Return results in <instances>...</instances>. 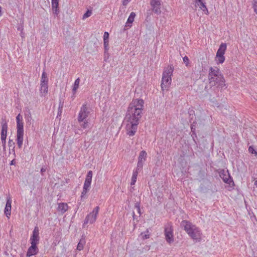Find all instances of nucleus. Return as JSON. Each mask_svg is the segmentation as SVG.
Wrapping results in <instances>:
<instances>
[{"label":"nucleus","mask_w":257,"mask_h":257,"mask_svg":"<svg viewBox=\"0 0 257 257\" xmlns=\"http://www.w3.org/2000/svg\"><path fill=\"white\" fill-rule=\"evenodd\" d=\"M131 0H123L122 2V4L124 6H125L127 4L128 2H129Z\"/></svg>","instance_id":"49530a36"},{"label":"nucleus","mask_w":257,"mask_h":257,"mask_svg":"<svg viewBox=\"0 0 257 257\" xmlns=\"http://www.w3.org/2000/svg\"><path fill=\"white\" fill-rule=\"evenodd\" d=\"M214 77H217L222 79V74H221L220 70L217 67H212L209 68V72L208 74V80L211 82L214 81Z\"/></svg>","instance_id":"6e6552de"},{"label":"nucleus","mask_w":257,"mask_h":257,"mask_svg":"<svg viewBox=\"0 0 257 257\" xmlns=\"http://www.w3.org/2000/svg\"><path fill=\"white\" fill-rule=\"evenodd\" d=\"M200 8L206 14H208V11L205 3H202L201 5H200Z\"/></svg>","instance_id":"2f4dec72"},{"label":"nucleus","mask_w":257,"mask_h":257,"mask_svg":"<svg viewBox=\"0 0 257 257\" xmlns=\"http://www.w3.org/2000/svg\"><path fill=\"white\" fill-rule=\"evenodd\" d=\"M3 146L4 148L6 147V139H4V140H2Z\"/></svg>","instance_id":"a18cd8bd"},{"label":"nucleus","mask_w":257,"mask_h":257,"mask_svg":"<svg viewBox=\"0 0 257 257\" xmlns=\"http://www.w3.org/2000/svg\"><path fill=\"white\" fill-rule=\"evenodd\" d=\"M12 152L13 153L14 155H15V148H12Z\"/></svg>","instance_id":"603ef678"},{"label":"nucleus","mask_w":257,"mask_h":257,"mask_svg":"<svg viewBox=\"0 0 257 257\" xmlns=\"http://www.w3.org/2000/svg\"><path fill=\"white\" fill-rule=\"evenodd\" d=\"M52 1V9L53 13L58 15L60 12L59 8V0H51Z\"/></svg>","instance_id":"aec40b11"},{"label":"nucleus","mask_w":257,"mask_h":257,"mask_svg":"<svg viewBox=\"0 0 257 257\" xmlns=\"http://www.w3.org/2000/svg\"><path fill=\"white\" fill-rule=\"evenodd\" d=\"M15 163H16L15 160V159H13V160L11 161V163H10V165H14Z\"/></svg>","instance_id":"09e8293b"},{"label":"nucleus","mask_w":257,"mask_h":257,"mask_svg":"<svg viewBox=\"0 0 257 257\" xmlns=\"http://www.w3.org/2000/svg\"><path fill=\"white\" fill-rule=\"evenodd\" d=\"M38 252V248L37 244H31V246L28 249L27 256L30 257L32 255H35Z\"/></svg>","instance_id":"dca6fc26"},{"label":"nucleus","mask_w":257,"mask_h":257,"mask_svg":"<svg viewBox=\"0 0 257 257\" xmlns=\"http://www.w3.org/2000/svg\"><path fill=\"white\" fill-rule=\"evenodd\" d=\"M90 107L87 104H84L81 107L80 111L78 114V120L80 126L84 129L89 127L87 117L90 111Z\"/></svg>","instance_id":"f03ea898"},{"label":"nucleus","mask_w":257,"mask_h":257,"mask_svg":"<svg viewBox=\"0 0 257 257\" xmlns=\"http://www.w3.org/2000/svg\"><path fill=\"white\" fill-rule=\"evenodd\" d=\"M138 174V173L137 171L133 172V176L132 177L131 183V185H134L135 184V183L136 182Z\"/></svg>","instance_id":"bb28decb"},{"label":"nucleus","mask_w":257,"mask_h":257,"mask_svg":"<svg viewBox=\"0 0 257 257\" xmlns=\"http://www.w3.org/2000/svg\"><path fill=\"white\" fill-rule=\"evenodd\" d=\"M85 244V240L84 238H81L77 246V249L81 250L84 248V245Z\"/></svg>","instance_id":"393cba45"},{"label":"nucleus","mask_w":257,"mask_h":257,"mask_svg":"<svg viewBox=\"0 0 257 257\" xmlns=\"http://www.w3.org/2000/svg\"><path fill=\"white\" fill-rule=\"evenodd\" d=\"M254 185H255L256 186V187H257V180H256V181H255L254 182Z\"/></svg>","instance_id":"4d7b16f0"},{"label":"nucleus","mask_w":257,"mask_h":257,"mask_svg":"<svg viewBox=\"0 0 257 257\" xmlns=\"http://www.w3.org/2000/svg\"><path fill=\"white\" fill-rule=\"evenodd\" d=\"M135 208L137 209V211L138 213L139 214V215H141V208H140V202H137L135 203Z\"/></svg>","instance_id":"473e14b6"},{"label":"nucleus","mask_w":257,"mask_h":257,"mask_svg":"<svg viewBox=\"0 0 257 257\" xmlns=\"http://www.w3.org/2000/svg\"><path fill=\"white\" fill-rule=\"evenodd\" d=\"M109 33L107 32H105L103 35V41H108Z\"/></svg>","instance_id":"a19ab883"},{"label":"nucleus","mask_w":257,"mask_h":257,"mask_svg":"<svg viewBox=\"0 0 257 257\" xmlns=\"http://www.w3.org/2000/svg\"><path fill=\"white\" fill-rule=\"evenodd\" d=\"M147 155V154L145 151H141L138 158V161L145 162L146 160Z\"/></svg>","instance_id":"4be33fe9"},{"label":"nucleus","mask_w":257,"mask_h":257,"mask_svg":"<svg viewBox=\"0 0 257 257\" xmlns=\"http://www.w3.org/2000/svg\"><path fill=\"white\" fill-rule=\"evenodd\" d=\"M92 171H89L88 172V173L87 174L83 186L86 187L88 188L90 187L91 180H92Z\"/></svg>","instance_id":"a211bd4d"},{"label":"nucleus","mask_w":257,"mask_h":257,"mask_svg":"<svg viewBox=\"0 0 257 257\" xmlns=\"http://www.w3.org/2000/svg\"><path fill=\"white\" fill-rule=\"evenodd\" d=\"M39 240V229L38 226H35L30 238L31 244H38Z\"/></svg>","instance_id":"ddd939ff"},{"label":"nucleus","mask_w":257,"mask_h":257,"mask_svg":"<svg viewBox=\"0 0 257 257\" xmlns=\"http://www.w3.org/2000/svg\"><path fill=\"white\" fill-rule=\"evenodd\" d=\"M41 85V89L40 91L41 93L46 94L48 92V84L43 85V84H40Z\"/></svg>","instance_id":"cd10ccee"},{"label":"nucleus","mask_w":257,"mask_h":257,"mask_svg":"<svg viewBox=\"0 0 257 257\" xmlns=\"http://www.w3.org/2000/svg\"><path fill=\"white\" fill-rule=\"evenodd\" d=\"M150 5L151 6V10L157 15L161 14V0H150Z\"/></svg>","instance_id":"1a4fd4ad"},{"label":"nucleus","mask_w":257,"mask_h":257,"mask_svg":"<svg viewBox=\"0 0 257 257\" xmlns=\"http://www.w3.org/2000/svg\"><path fill=\"white\" fill-rule=\"evenodd\" d=\"M144 163V162H142L141 161H138V164H137V167L135 171H137V172L138 173V172L139 171L141 170L143 168Z\"/></svg>","instance_id":"c85d7f7f"},{"label":"nucleus","mask_w":257,"mask_h":257,"mask_svg":"<svg viewBox=\"0 0 257 257\" xmlns=\"http://www.w3.org/2000/svg\"><path fill=\"white\" fill-rule=\"evenodd\" d=\"M192 137H193V140L195 141L194 137H197L196 134L195 132V134H192Z\"/></svg>","instance_id":"8fccbe9b"},{"label":"nucleus","mask_w":257,"mask_h":257,"mask_svg":"<svg viewBox=\"0 0 257 257\" xmlns=\"http://www.w3.org/2000/svg\"><path fill=\"white\" fill-rule=\"evenodd\" d=\"M89 189H90V188H88V187L83 186V191L81 193V199H82L83 197H84V196H85L86 193L89 190Z\"/></svg>","instance_id":"c756f323"},{"label":"nucleus","mask_w":257,"mask_h":257,"mask_svg":"<svg viewBox=\"0 0 257 257\" xmlns=\"http://www.w3.org/2000/svg\"><path fill=\"white\" fill-rule=\"evenodd\" d=\"M21 35H22L21 37H23V33H21Z\"/></svg>","instance_id":"bf43d9fd"},{"label":"nucleus","mask_w":257,"mask_h":257,"mask_svg":"<svg viewBox=\"0 0 257 257\" xmlns=\"http://www.w3.org/2000/svg\"><path fill=\"white\" fill-rule=\"evenodd\" d=\"M21 35H22L21 37H23V33H21Z\"/></svg>","instance_id":"052dcab7"},{"label":"nucleus","mask_w":257,"mask_h":257,"mask_svg":"<svg viewBox=\"0 0 257 257\" xmlns=\"http://www.w3.org/2000/svg\"><path fill=\"white\" fill-rule=\"evenodd\" d=\"M138 123L128 122L126 125L127 134L130 136H133L137 132Z\"/></svg>","instance_id":"f8f14e48"},{"label":"nucleus","mask_w":257,"mask_h":257,"mask_svg":"<svg viewBox=\"0 0 257 257\" xmlns=\"http://www.w3.org/2000/svg\"><path fill=\"white\" fill-rule=\"evenodd\" d=\"M89 222V218L86 216L84 221V224H87Z\"/></svg>","instance_id":"c03bdc74"},{"label":"nucleus","mask_w":257,"mask_h":257,"mask_svg":"<svg viewBox=\"0 0 257 257\" xmlns=\"http://www.w3.org/2000/svg\"><path fill=\"white\" fill-rule=\"evenodd\" d=\"M174 67L173 65H170L164 68L161 85L163 91H164L165 89H167L171 84L172 81L171 76L172 75Z\"/></svg>","instance_id":"7ed1b4c3"},{"label":"nucleus","mask_w":257,"mask_h":257,"mask_svg":"<svg viewBox=\"0 0 257 257\" xmlns=\"http://www.w3.org/2000/svg\"><path fill=\"white\" fill-rule=\"evenodd\" d=\"M12 200L10 198H7L6 207L5 208V214L9 218L11 215Z\"/></svg>","instance_id":"6ab92c4d"},{"label":"nucleus","mask_w":257,"mask_h":257,"mask_svg":"<svg viewBox=\"0 0 257 257\" xmlns=\"http://www.w3.org/2000/svg\"><path fill=\"white\" fill-rule=\"evenodd\" d=\"M64 106V99L62 98L59 99V109H63Z\"/></svg>","instance_id":"c9c22d12"},{"label":"nucleus","mask_w":257,"mask_h":257,"mask_svg":"<svg viewBox=\"0 0 257 257\" xmlns=\"http://www.w3.org/2000/svg\"><path fill=\"white\" fill-rule=\"evenodd\" d=\"M79 83H80V79L79 78H78L77 79H76L75 80V81L74 82V85H73V87L72 91H73V93L74 95L75 94L76 91L79 87Z\"/></svg>","instance_id":"a878e982"},{"label":"nucleus","mask_w":257,"mask_h":257,"mask_svg":"<svg viewBox=\"0 0 257 257\" xmlns=\"http://www.w3.org/2000/svg\"><path fill=\"white\" fill-rule=\"evenodd\" d=\"M16 121L17 122H23V116L22 115L19 113L16 117Z\"/></svg>","instance_id":"58836bf2"},{"label":"nucleus","mask_w":257,"mask_h":257,"mask_svg":"<svg viewBox=\"0 0 257 257\" xmlns=\"http://www.w3.org/2000/svg\"><path fill=\"white\" fill-rule=\"evenodd\" d=\"M24 140V123L17 122V138L16 141L19 149L22 147Z\"/></svg>","instance_id":"39448f33"},{"label":"nucleus","mask_w":257,"mask_h":257,"mask_svg":"<svg viewBox=\"0 0 257 257\" xmlns=\"http://www.w3.org/2000/svg\"><path fill=\"white\" fill-rule=\"evenodd\" d=\"M165 236L166 240L168 243L171 244L174 242L173 229L172 227L169 225H168V226H166L165 228Z\"/></svg>","instance_id":"9d476101"},{"label":"nucleus","mask_w":257,"mask_h":257,"mask_svg":"<svg viewBox=\"0 0 257 257\" xmlns=\"http://www.w3.org/2000/svg\"><path fill=\"white\" fill-rule=\"evenodd\" d=\"M201 1L202 0H195V2L198 5H199V3L201 2Z\"/></svg>","instance_id":"864d4df0"},{"label":"nucleus","mask_w":257,"mask_h":257,"mask_svg":"<svg viewBox=\"0 0 257 257\" xmlns=\"http://www.w3.org/2000/svg\"><path fill=\"white\" fill-rule=\"evenodd\" d=\"M219 176L225 183L230 184L231 182H233L228 171L225 172L224 170H222L219 172Z\"/></svg>","instance_id":"2eb2a0df"},{"label":"nucleus","mask_w":257,"mask_h":257,"mask_svg":"<svg viewBox=\"0 0 257 257\" xmlns=\"http://www.w3.org/2000/svg\"><path fill=\"white\" fill-rule=\"evenodd\" d=\"M183 60L184 62L185 63H186V65L187 66L188 64L189 63V59H188V57H187V56L184 57L183 58Z\"/></svg>","instance_id":"37998d69"},{"label":"nucleus","mask_w":257,"mask_h":257,"mask_svg":"<svg viewBox=\"0 0 257 257\" xmlns=\"http://www.w3.org/2000/svg\"><path fill=\"white\" fill-rule=\"evenodd\" d=\"M254 12L257 14V0H253Z\"/></svg>","instance_id":"79ce46f5"},{"label":"nucleus","mask_w":257,"mask_h":257,"mask_svg":"<svg viewBox=\"0 0 257 257\" xmlns=\"http://www.w3.org/2000/svg\"><path fill=\"white\" fill-rule=\"evenodd\" d=\"M104 41V53H106L108 50V41Z\"/></svg>","instance_id":"e433bc0d"},{"label":"nucleus","mask_w":257,"mask_h":257,"mask_svg":"<svg viewBox=\"0 0 257 257\" xmlns=\"http://www.w3.org/2000/svg\"><path fill=\"white\" fill-rule=\"evenodd\" d=\"M142 112L135 110L133 108L128 107L125 115V119L128 122L139 123V121L142 117Z\"/></svg>","instance_id":"20e7f679"},{"label":"nucleus","mask_w":257,"mask_h":257,"mask_svg":"<svg viewBox=\"0 0 257 257\" xmlns=\"http://www.w3.org/2000/svg\"><path fill=\"white\" fill-rule=\"evenodd\" d=\"M144 102L142 99H133L132 102L129 104L128 107L133 108L135 110L138 111L142 112V111L144 107Z\"/></svg>","instance_id":"0eeeda50"},{"label":"nucleus","mask_w":257,"mask_h":257,"mask_svg":"<svg viewBox=\"0 0 257 257\" xmlns=\"http://www.w3.org/2000/svg\"><path fill=\"white\" fill-rule=\"evenodd\" d=\"M248 152H249V153H250L252 154H254V155L256 156H257V152L255 150H254V149L252 146L249 147Z\"/></svg>","instance_id":"f704fd0d"},{"label":"nucleus","mask_w":257,"mask_h":257,"mask_svg":"<svg viewBox=\"0 0 257 257\" xmlns=\"http://www.w3.org/2000/svg\"><path fill=\"white\" fill-rule=\"evenodd\" d=\"M135 16H136V14L134 12H132L131 13L129 17L127 19V22H126V25L128 27H131L132 25H130V24H131L134 22Z\"/></svg>","instance_id":"b1692460"},{"label":"nucleus","mask_w":257,"mask_h":257,"mask_svg":"<svg viewBox=\"0 0 257 257\" xmlns=\"http://www.w3.org/2000/svg\"><path fill=\"white\" fill-rule=\"evenodd\" d=\"M18 30H21V29H20V28H19L18 29Z\"/></svg>","instance_id":"680f3d73"},{"label":"nucleus","mask_w":257,"mask_h":257,"mask_svg":"<svg viewBox=\"0 0 257 257\" xmlns=\"http://www.w3.org/2000/svg\"><path fill=\"white\" fill-rule=\"evenodd\" d=\"M48 83V79L47 78V73L44 71L42 73L41 79V84L46 85Z\"/></svg>","instance_id":"5701e85b"},{"label":"nucleus","mask_w":257,"mask_h":257,"mask_svg":"<svg viewBox=\"0 0 257 257\" xmlns=\"http://www.w3.org/2000/svg\"><path fill=\"white\" fill-rule=\"evenodd\" d=\"M8 130V124L7 122L3 120L2 122L1 140H4L7 138V134Z\"/></svg>","instance_id":"f3484780"},{"label":"nucleus","mask_w":257,"mask_h":257,"mask_svg":"<svg viewBox=\"0 0 257 257\" xmlns=\"http://www.w3.org/2000/svg\"><path fill=\"white\" fill-rule=\"evenodd\" d=\"M213 78L214 81L213 82L210 81H209V83L211 87L214 86L216 85H217L218 87L222 89L225 86V79L223 75L222 79H221V78H219L217 77H214Z\"/></svg>","instance_id":"9b49d317"},{"label":"nucleus","mask_w":257,"mask_h":257,"mask_svg":"<svg viewBox=\"0 0 257 257\" xmlns=\"http://www.w3.org/2000/svg\"><path fill=\"white\" fill-rule=\"evenodd\" d=\"M196 122H193L191 125V132L193 133V134H195V132L196 130Z\"/></svg>","instance_id":"4c0bfd02"},{"label":"nucleus","mask_w":257,"mask_h":257,"mask_svg":"<svg viewBox=\"0 0 257 257\" xmlns=\"http://www.w3.org/2000/svg\"><path fill=\"white\" fill-rule=\"evenodd\" d=\"M226 44L222 43L217 51L216 59L219 63H223L225 61L224 54L226 50Z\"/></svg>","instance_id":"423d86ee"},{"label":"nucleus","mask_w":257,"mask_h":257,"mask_svg":"<svg viewBox=\"0 0 257 257\" xmlns=\"http://www.w3.org/2000/svg\"><path fill=\"white\" fill-rule=\"evenodd\" d=\"M141 235L142 236V238L144 239L149 238L150 237V234H149V231L148 229H147L146 232H145L144 233L142 232L141 233Z\"/></svg>","instance_id":"7c9ffc66"},{"label":"nucleus","mask_w":257,"mask_h":257,"mask_svg":"<svg viewBox=\"0 0 257 257\" xmlns=\"http://www.w3.org/2000/svg\"><path fill=\"white\" fill-rule=\"evenodd\" d=\"M99 210V207L98 206H96L93 209L91 212L87 215V216L89 218L90 223L92 224L95 221Z\"/></svg>","instance_id":"4468645a"},{"label":"nucleus","mask_w":257,"mask_h":257,"mask_svg":"<svg viewBox=\"0 0 257 257\" xmlns=\"http://www.w3.org/2000/svg\"><path fill=\"white\" fill-rule=\"evenodd\" d=\"M68 208V206L67 203H60L58 205V210L61 211L62 213L65 212Z\"/></svg>","instance_id":"412c9836"},{"label":"nucleus","mask_w":257,"mask_h":257,"mask_svg":"<svg viewBox=\"0 0 257 257\" xmlns=\"http://www.w3.org/2000/svg\"><path fill=\"white\" fill-rule=\"evenodd\" d=\"M46 171V170L43 168H42L41 169V172L43 174L44 172H45Z\"/></svg>","instance_id":"3c124183"},{"label":"nucleus","mask_w":257,"mask_h":257,"mask_svg":"<svg viewBox=\"0 0 257 257\" xmlns=\"http://www.w3.org/2000/svg\"><path fill=\"white\" fill-rule=\"evenodd\" d=\"M92 14V11L90 10H88L86 12L83 16V19H85L86 18L90 17Z\"/></svg>","instance_id":"72a5a7b5"},{"label":"nucleus","mask_w":257,"mask_h":257,"mask_svg":"<svg viewBox=\"0 0 257 257\" xmlns=\"http://www.w3.org/2000/svg\"><path fill=\"white\" fill-rule=\"evenodd\" d=\"M21 35H22L21 37H23V33H21Z\"/></svg>","instance_id":"13d9d810"},{"label":"nucleus","mask_w":257,"mask_h":257,"mask_svg":"<svg viewBox=\"0 0 257 257\" xmlns=\"http://www.w3.org/2000/svg\"><path fill=\"white\" fill-rule=\"evenodd\" d=\"M202 3H204L202 0L201 1V2H199V5L198 6L201 5Z\"/></svg>","instance_id":"6e6d98bb"},{"label":"nucleus","mask_w":257,"mask_h":257,"mask_svg":"<svg viewBox=\"0 0 257 257\" xmlns=\"http://www.w3.org/2000/svg\"><path fill=\"white\" fill-rule=\"evenodd\" d=\"M8 145L10 148H15V142L12 140L9 139Z\"/></svg>","instance_id":"ea45409f"},{"label":"nucleus","mask_w":257,"mask_h":257,"mask_svg":"<svg viewBox=\"0 0 257 257\" xmlns=\"http://www.w3.org/2000/svg\"><path fill=\"white\" fill-rule=\"evenodd\" d=\"M133 220H135V218H136V215L135 214L134 212H133Z\"/></svg>","instance_id":"5fc2aeb1"},{"label":"nucleus","mask_w":257,"mask_h":257,"mask_svg":"<svg viewBox=\"0 0 257 257\" xmlns=\"http://www.w3.org/2000/svg\"><path fill=\"white\" fill-rule=\"evenodd\" d=\"M62 109H58V116H61V114H62Z\"/></svg>","instance_id":"de8ad7c7"},{"label":"nucleus","mask_w":257,"mask_h":257,"mask_svg":"<svg viewBox=\"0 0 257 257\" xmlns=\"http://www.w3.org/2000/svg\"><path fill=\"white\" fill-rule=\"evenodd\" d=\"M181 226L184 228L192 239L196 241H200L201 236V231L196 225L187 220H183L181 223Z\"/></svg>","instance_id":"f257e3e1"}]
</instances>
